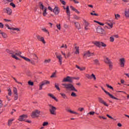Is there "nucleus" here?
Here are the masks:
<instances>
[{"label":"nucleus","mask_w":129,"mask_h":129,"mask_svg":"<svg viewBox=\"0 0 129 129\" xmlns=\"http://www.w3.org/2000/svg\"><path fill=\"white\" fill-rule=\"evenodd\" d=\"M25 118H28V115L23 114L20 116L18 120H19V121H25Z\"/></svg>","instance_id":"1a4fd4ad"},{"label":"nucleus","mask_w":129,"mask_h":129,"mask_svg":"<svg viewBox=\"0 0 129 129\" xmlns=\"http://www.w3.org/2000/svg\"><path fill=\"white\" fill-rule=\"evenodd\" d=\"M74 24L77 29H78V30H79V29H80V24H79L78 22H74Z\"/></svg>","instance_id":"a878e982"},{"label":"nucleus","mask_w":129,"mask_h":129,"mask_svg":"<svg viewBox=\"0 0 129 129\" xmlns=\"http://www.w3.org/2000/svg\"><path fill=\"white\" fill-rule=\"evenodd\" d=\"M37 38L38 40H39V41L42 42V43H43V44H45L46 43L45 42V39H44V37H42L40 36H37Z\"/></svg>","instance_id":"f3484780"},{"label":"nucleus","mask_w":129,"mask_h":129,"mask_svg":"<svg viewBox=\"0 0 129 129\" xmlns=\"http://www.w3.org/2000/svg\"><path fill=\"white\" fill-rule=\"evenodd\" d=\"M13 92L14 94H18V90L16 87L13 88Z\"/></svg>","instance_id":"7c9ffc66"},{"label":"nucleus","mask_w":129,"mask_h":129,"mask_svg":"<svg viewBox=\"0 0 129 129\" xmlns=\"http://www.w3.org/2000/svg\"><path fill=\"white\" fill-rule=\"evenodd\" d=\"M63 9L64 10H66V9L68 16H70V10H69V6L67 7V8H64Z\"/></svg>","instance_id":"393cba45"},{"label":"nucleus","mask_w":129,"mask_h":129,"mask_svg":"<svg viewBox=\"0 0 129 129\" xmlns=\"http://www.w3.org/2000/svg\"><path fill=\"white\" fill-rule=\"evenodd\" d=\"M50 61H51V60H50V59H46L44 61V63H45V64H47V63H50Z\"/></svg>","instance_id":"5fc2aeb1"},{"label":"nucleus","mask_w":129,"mask_h":129,"mask_svg":"<svg viewBox=\"0 0 129 129\" xmlns=\"http://www.w3.org/2000/svg\"><path fill=\"white\" fill-rule=\"evenodd\" d=\"M18 98H19L18 96V94H14V99L15 100H17Z\"/></svg>","instance_id":"a19ab883"},{"label":"nucleus","mask_w":129,"mask_h":129,"mask_svg":"<svg viewBox=\"0 0 129 129\" xmlns=\"http://www.w3.org/2000/svg\"><path fill=\"white\" fill-rule=\"evenodd\" d=\"M49 124V122H44L43 123V126H46V125H48Z\"/></svg>","instance_id":"de8ad7c7"},{"label":"nucleus","mask_w":129,"mask_h":129,"mask_svg":"<svg viewBox=\"0 0 129 129\" xmlns=\"http://www.w3.org/2000/svg\"><path fill=\"white\" fill-rule=\"evenodd\" d=\"M50 84V82L48 81H44V82H43L42 83V85H43L44 86V85H46V84Z\"/></svg>","instance_id":"c85d7f7f"},{"label":"nucleus","mask_w":129,"mask_h":129,"mask_svg":"<svg viewBox=\"0 0 129 129\" xmlns=\"http://www.w3.org/2000/svg\"><path fill=\"white\" fill-rule=\"evenodd\" d=\"M84 57L85 58H87V57H90V56H93V53H90L89 51L86 52L84 54Z\"/></svg>","instance_id":"4468645a"},{"label":"nucleus","mask_w":129,"mask_h":129,"mask_svg":"<svg viewBox=\"0 0 129 129\" xmlns=\"http://www.w3.org/2000/svg\"><path fill=\"white\" fill-rule=\"evenodd\" d=\"M76 51L75 54H79V47L75 46Z\"/></svg>","instance_id":"bb28decb"},{"label":"nucleus","mask_w":129,"mask_h":129,"mask_svg":"<svg viewBox=\"0 0 129 129\" xmlns=\"http://www.w3.org/2000/svg\"><path fill=\"white\" fill-rule=\"evenodd\" d=\"M60 95L62 96V97L64 98V99H67V98H68L67 97V96H66V94H65L64 93H60Z\"/></svg>","instance_id":"cd10ccee"},{"label":"nucleus","mask_w":129,"mask_h":129,"mask_svg":"<svg viewBox=\"0 0 129 129\" xmlns=\"http://www.w3.org/2000/svg\"><path fill=\"white\" fill-rule=\"evenodd\" d=\"M70 9H71V10H72L73 11H74V12L77 13V14H80L79 11H78V10H77V9L74 8V7H73V6H70Z\"/></svg>","instance_id":"b1692460"},{"label":"nucleus","mask_w":129,"mask_h":129,"mask_svg":"<svg viewBox=\"0 0 129 129\" xmlns=\"http://www.w3.org/2000/svg\"><path fill=\"white\" fill-rule=\"evenodd\" d=\"M76 68H77L78 69H79V70H80V71H81V67H79V66L76 64Z\"/></svg>","instance_id":"680f3d73"},{"label":"nucleus","mask_w":129,"mask_h":129,"mask_svg":"<svg viewBox=\"0 0 129 129\" xmlns=\"http://www.w3.org/2000/svg\"><path fill=\"white\" fill-rule=\"evenodd\" d=\"M56 27L58 29L61 30V25L60 24L59 25L57 24Z\"/></svg>","instance_id":"6e6d98bb"},{"label":"nucleus","mask_w":129,"mask_h":129,"mask_svg":"<svg viewBox=\"0 0 129 129\" xmlns=\"http://www.w3.org/2000/svg\"><path fill=\"white\" fill-rule=\"evenodd\" d=\"M7 52L8 53H9V54H11L12 57L13 58H14V59H16V60H19V57H18L17 56H18L19 57L22 56V55H21V54H22V52L18 50H16L15 51H13L12 50L7 49Z\"/></svg>","instance_id":"f257e3e1"},{"label":"nucleus","mask_w":129,"mask_h":129,"mask_svg":"<svg viewBox=\"0 0 129 129\" xmlns=\"http://www.w3.org/2000/svg\"><path fill=\"white\" fill-rule=\"evenodd\" d=\"M8 95L11 96V95H12V90L10 88H9L8 89Z\"/></svg>","instance_id":"4c0bfd02"},{"label":"nucleus","mask_w":129,"mask_h":129,"mask_svg":"<svg viewBox=\"0 0 129 129\" xmlns=\"http://www.w3.org/2000/svg\"><path fill=\"white\" fill-rule=\"evenodd\" d=\"M71 96H73V97H76V96H77V95H76V94L74 92H72Z\"/></svg>","instance_id":"79ce46f5"},{"label":"nucleus","mask_w":129,"mask_h":129,"mask_svg":"<svg viewBox=\"0 0 129 129\" xmlns=\"http://www.w3.org/2000/svg\"><path fill=\"white\" fill-rule=\"evenodd\" d=\"M42 30L43 31V32H45V33H47L48 34H49L48 30L46 29V28H42Z\"/></svg>","instance_id":"49530a36"},{"label":"nucleus","mask_w":129,"mask_h":129,"mask_svg":"<svg viewBox=\"0 0 129 129\" xmlns=\"http://www.w3.org/2000/svg\"><path fill=\"white\" fill-rule=\"evenodd\" d=\"M107 25L110 27V29H112V27H113V24L112 23H107Z\"/></svg>","instance_id":"37998d69"},{"label":"nucleus","mask_w":129,"mask_h":129,"mask_svg":"<svg viewBox=\"0 0 129 129\" xmlns=\"http://www.w3.org/2000/svg\"><path fill=\"white\" fill-rule=\"evenodd\" d=\"M60 2L62 4V5H63L64 6H65V5H66V2H65V1H64L63 0H60Z\"/></svg>","instance_id":"3c124183"},{"label":"nucleus","mask_w":129,"mask_h":129,"mask_svg":"<svg viewBox=\"0 0 129 129\" xmlns=\"http://www.w3.org/2000/svg\"><path fill=\"white\" fill-rule=\"evenodd\" d=\"M51 78H54L57 77V76L56 75V73H53L52 75L50 76Z\"/></svg>","instance_id":"58836bf2"},{"label":"nucleus","mask_w":129,"mask_h":129,"mask_svg":"<svg viewBox=\"0 0 129 129\" xmlns=\"http://www.w3.org/2000/svg\"><path fill=\"white\" fill-rule=\"evenodd\" d=\"M110 42H113V41H114V38H113V37H110Z\"/></svg>","instance_id":"0e129e2a"},{"label":"nucleus","mask_w":129,"mask_h":129,"mask_svg":"<svg viewBox=\"0 0 129 129\" xmlns=\"http://www.w3.org/2000/svg\"><path fill=\"white\" fill-rule=\"evenodd\" d=\"M119 62L121 67H124V63H125V59H124V58H120Z\"/></svg>","instance_id":"9b49d317"},{"label":"nucleus","mask_w":129,"mask_h":129,"mask_svg":"<svg viewBox=\"0 0 129 129\" xmlns=\"http://www.w3.org/2000/svg\"><path fill=\"white\" fill-rule=\"evenodd\" d=\"M63 82H70V83H72L73 82V80H72V77L68 76L67 78H64L63 80Z\"/></svg>","instance_id":"6e6552de"},{"label":"nucleus","mask_w":129,"mask_h":129,"mask_svg":"<svg viewBox=\"0 0 129 129\" xmlns=\"http://www.w3.org/2000/svg\"><path fill=\"white\" fill-rule=\"evenodd\" d=\"M67 45L66 44H62L60 48H65V49H67Z\"/></svg>","instance_id":"09e8293b"},{"label":"nucleus","mask_w":129,"mask_h":129,"mask_svg":"<svg viewBox=\"0 0 129 129\" xmlns=\"http://www.w3.org/2000/svg\"><path fill=\"white\" fill-rule=\"evenodd\" d=\"M78 110L82 112V111H83V110H84V108H79Z\"/></svg>","instance_id":"bf43d9fd"},{"label":"nucleus","mask_w":129,"mask_h":129,"mask_svg":"<svg viewBox=\"0 0 129 129\" xmlns=\"http://www.w3.org/2000/svg\"><path fill=\"white\" fill-rule=\"evenodd\" d=\"M43 11V16L44 17H46L47 15H48V13H47V7H44V10H42Z\"/></svg>","instance_id":"aec40b11"},{"label":"nucleus","mask_w":129,"mask_h":129,"mask_svg":"<svg viewBox=\"0 0 129 129\" xmlns=\"http://www.w3.org/2000/svg\"><path fill=\"white\" fill-rule=\"evenodd\" d=\"M98 100L100 103H102V104H104V105H105V106L108 107V104H106V102H105L104 101V100H103V99H102V98L99 97V98H98Z\"/></svg>","instance_id":"2eb2a0df"},{"label":"nucleus","mask_w":129,"mask_h":129,"mask_svg":"<svg viewBox=\"0 0 129 129\" xmlns=\"http://www.w3.org/2000/svg\"><path fill=\"white\" fill-rule=\"evenodd\" d=\"M119 18H120V15L115 14V19H116V20H118Z\"/></svg>","instance_id":"72a5a7b5"},{"label":"nucleus","mask_w":129,"mask_h":129,"mask_svg":"<svg viewBox=\"0 0 129 129\" xmlns=\"http://www.w3.org/2000/svg\"><path fill=\"white\" fill-rule=\"evenodd\" d=\"M74 19H75V20H80V17L77 16H75L74 17Z\"/></svg>","instance_id":"e2e57ef3"},{"label":"nucleus","mask_w":129,"mask_h":129,"mask_svg":"<svg viewBox=\"0 0 129 129\" xmlns=\"http://www.w3.org/2000/svg\"><path fill=\"white\" fill-rule=\"evenodd\" d=\"M93 61L96 65H99V61L98 59H94Z\"/></svg>","instance_id":"2f4dec72"},{"label":"nucleus","mask_w":129,"mask_h":129,"mask_svg":"<svg viewBox=\"0 0 129 129\" xmlns=\"http://www.w3.org/2000/svg\"><path fill=\"white\" fill-rule=\"evenodd\" d=\"M54 86L55 88H56L57 90H58V91H60V88H59V84H55Z\"/></svg>","instance_id":"c756f323"},{"label":"nucleus","mask_w":129,"mask_h":129,"mask_svg":"<svg viewBox=\"0 0 129 129\" xmlns=\"http://www.w3.org/2000/svg\"><path fill=\"white\" fill-rule=\"evenodd\" d=\"M14 120H15L14 118H13L12 119L8 120V126H11V125H12V124L13 123V121H14Z\"/></svg>","instance_id":"412c9836"},{"label":"nucleus","mask_w":129,"mask_h":129,"mask_svg":"<svg viewBox=\"0 0 129 129\" xmlns=\"http://www.w3.org/2000/svg\"><path fill=\"white\" fill-rule=\"evenodd\" d=\"M49 111L51 113V114H53L55 115L56 114V108H55V106H53V105L50 104L49 105Z\"/></svg>","instance_id":"20e7f679"},{"label":"nucleus","mask_w":129,"mask_h":129,"mask_svg":"<svg viewBox=\"0 0 129 129\" xmlns=\"http://www.w3.org/2000/svg\"><path fill=\"white\" fill-rule=\"evenodd\" d=\"M33 59H34V60H38V56H37V55H36V54H33Z\"/></svg>","instance_id":"8fccbe9b"},{"label":"nucleus","mask_w":129,"mask_h":129,"mask_svg":"<svg viewBox=\"0 0 129 129\" xmlns=\"http://www.w3.org/2000/svg\"><path fill=\"white\" fill-rule=\"evenodd\" d=\"M53 13L55 14V15H59V13H60V10H59V8L58 7H55L53 10Z\"/></svg>","instance_id":"dca6fc26"},{"label":"nucleus","mask_w":129,"mask_h":129,"mask_svg":"<svg viewBox=\"0 0 129 129\" xmlns=\"http://www.w3.org/2000/svg\"><path fill=\"white\" fill-rule=\"evenodd\" d=\"M6 27H7V28H8V29L9 30H13V31H17V32L20 31V29L19 28H14V27H10V25H9V24H6L5 25Z\"/></svg>","instance_id":"9d476101"},{"label":"nucleus","mask_w":129,"mask_h":129,"mask_svg":"<svg viewBox=\"0 0 129 129\" xmlns=\"http://www.w3.org/2000/svg\"><path fill=\"white\" fill-rule=\"evenodd\" d=\"M13 79L15 81V82H16L17 83H18L19 84H21V85L22 84V83L18 82L17 79H16V78H13Z\"/></svg>","instance_id":"4d7b16f0"},{"label":"nucleus","mask_w":129,"mask_h":129,"mask_svg":"<svg viewBox=\"0 0 129 129\" xmlns=\"http://www.w3.org/2000/svg\"><path fill=\"white\" fill-rule=\"evenodd\" d=\"M125 16L126 18H129V10L128 11H125Z\"/></svg>","instance_id":"473e14b6"},{"label":"nucleus","mask_w":129,"mask_h":129,"mask_svg":"<svg viewBox=\"0 0 129 129\" xmlns=\"http://www.w3.org/2000/svg\"><path fill=\"white\" fill-rule=\"evenodd\" d=\"M72 79H76L77 80H79L80 79V78L79 77H77V78H75V77H72Z\"/></svg>","instance_id":"338daca9"},{"label":"nucleus","mask_w":129,"mask_h":129,"mask_svg":"<svg viewBox=\"0 0 129 129\" xmlns=\"http://www.w3.org/2000/svg\"><path fill=\"white\" fill-rule=\"evenodd\" d=\"M55 55L56 56V58L58 59V62L60 63V65H62V55L57 54V53H55Z\"/></svg>","instance_id":"ddd939ff"},{"label":"nucleus","mask_w":129,"mask_h":129,"mask_svg":"<svg viewBox=\"0 0 129 129\" xmlns=\"http://www.w3.org/2000/svg\"><path fill=\"white\" fill-rule=\"evenodd\" d=\"M97 33H99V34H103V32H104V30L101 28L100 26H98L97 28Z\"/></svg>","instance_id":"f8f14e48"},{"label":"nucleus","mask_w":129,"mask_h":129,"mask_svg":"<svg viewBox=\"0 0 129 129\" xmlns=\"http://www.w3.org/2000/svg\"><path fill=\"white\" fill-rule=\"evenodd\" d=\"M94 45H96L97 47H99V48H100V47H105L106 46V44H104V43L102 42H99V41H95L94 42Z\"/></svg>","instance_id":"39448f33"},{"label":"nucleus","mask_w":129,"mask_h":129,"mask_svg":"<svg viewBox=\"0 0 129 129\" xmlns=\"http://www.w3.org/2000/svg\"><path fill=\"white\" fill-rule=\"evenodd\" d=\"M104 62L105 63H106L107 64H110L111 61L108 57H106L105 59H104Z\"/></svg>","instance_id":"4be33fe9"},{"label":"nucleus","mask_w":129,"mask_h":129,"mask_svg":"<svg viewBox=\"0 0 129 129\" xmlns=\"http://www.w3.org/2000/svg\"><path fill=\"white\" fill-rule=\"evenodd\" d=\"M85 23V26L86 27H89V23H88V22H87L86 21H84Z\"/></svg>","instance_id":"a18cd8bd"},{"label":"nucleus","mask_w":129,"mask_h":129,"mask_svg":"<svg viewBox=\"0 0 129 129\" xmlns=\"http://www.w3.org/2000/svg\"><path fill=\"white\" fill-rule=\"evenodd\" d=\"M4 13L6 14H7V15H9V16H11L12 14L13 13V11L11 8H6L4 9Z\"/></svg>","instance_id":"0eeeda50"},{"label":"nucleus","mask_w":129,"mask_h":129,"mask_svg":"<svg viewBox=\"0 0 129 129\" xmlns=\"http://www.w3.org/2000/svg\"><path fill=\"white\" fill-rule=\"evenodd\" d=\"M62 86H64V88L66 89H71L72 91H75L76 92H78L77 89H75V87L73 86V85L71 84H62Z\"/></svg>","instance_id":"f03ea898"},{"label":"nucleus","mask_w":129,"mask_h":129,"mask_svg":"<svg viewBox=\"0 0 129 129\" xmlns=\"http://www.w3.org/2000/svg\"><path fill=\"white\" fill-rule=\"evenodd\" d=\"M106 86L108 88H110V89H113V88L111 86H109L108 84H106Z\"/></svg>","instance_id":"603ef678"},{"label":"nucleus","mask_w":129,"mask_h":129,"mask_svg":"<svg viewBox=\"0 0 129 129\" xmlns=\"http://www.w3.org/2000/svg\"><path fill=\"white\" fill-rule=\"evenodd\" d=\"M109 68H112V62H111L110 63H108Z\"/></svg>","instance_id":"774afa93"},{"label":"nucleus","mask_w":129,"mask_h":129,"mask_svg":"<svg viewBox=\"0 0 129 129\" xmlns=\"http://www.w3.org/2000/svg\"><path fill=\"white\" fill-rule=\"evenodd\" d=\"M10 6H11V7H13V8H16V5H15V4H14L13 3H10Z\"/></svg>","instance_id":"864d4df0"},{"label":"nucleus","mask_w":129,"mask_h":129,"mask_svg":"<svg viewBox=\"0 0 129 129\" xmlns=\"http://www.w3.org/2000/svg\"><path fill=\"white\" fill-rule=\"evenodd\" d=\"M86 77H87V78H88V79L91 80V76H90V75L88 74H86Z\"/></svg>","instance_id":"ea45409f"},{"label":"nucleus","mask_w":129,"mask_h":129,"mask_svg":"<svg viewBox=\"0 0 129 129\" xmlns=\"http://www.w3.org/2000/svg\"><path fill=\"white\" fill-rule=\"evenodd\" d=\"M40 9H41L42 11H43L45 9V7H44V5H43V4L41 3L40 5Z\"/></svg>","instance_id":"e433bc0d"},{"label":"nucleus","mask_w":129,"mask_h":129,"mask_svg":"<svg viewBox=\"0 0 129 129\" xmlns=\"http://www.w3.org/2000/svg\"><path fill=\"white\" fill-rule=\"evenodd\" d=\"M92 78L94 79V80H96V77L93 74L91 75V79H92Z\"/></svg>","instance_id":"f704fd0d"},{"label":"nucleus","mask_w":129,"mask_h":129,"mask_svg":"<svg viewBox=\"0 0 129 129\" xmlns=\"http://www.w3.org/2000/svg\"><path fill=\"white\" fill-rule=\"evenodd\" d=\"M41 114V111L39 110H35L33 111L31 114V117L32 118H36V117H39Z\"/></svg>","instance_id":"7ed1b4c3"},{"label":"nucleus","mask_w":129,"mask_h":129,"mask_svg":"<svg viewBox=\"0 0 129 129\" xmlns=\"http://www.w3.org/2000/svg\"><path fill=\"white\" fill-rule=\"evenodd\" d=\"M101 89H102V90H103V91H104L105 93H106V94H107V95H109V97L112 98V99H116V100H118L119 99H118L116 97H115L114 96H113L112 95H111V94L109 93V92L106 91L104 88L103 87H101Z\"/></svg>","instance_id":"423d86ee"},{"label":"nucleus","mask_w":129,"mask_h":129,"mask_svg":"<svg viewBox=\"0 0 129 129\" xmlns=\"http://www.w3.org/2000/svg\"><path fill=\"white\" fill-rule=\"evenodd\" d=\"M66 110L67 111H68V112H70V113H73L74 114H78V113H77V112L73 111L71 110V109H68L67 108H66Z\"/></svg>","instance_id":"a211bd4d"},{"label":"nucleus","mask_w":129,"mask_h":129,"mask_svg":"<svg viewBox=\"0 0 129 129\" xmlns=\"http://www.w3.org/2000/svg\"><path fill=\"white\" fill-rule=\"evenodd\" d=\"M21 57L23 58V59H24V60H25V61H27V62H30L31 64H34V62H33V61H31V59H29L28 58H27L23 56H21Z\"/></svg>","instance_id":"6ab92c4d"},{"label":"nucleus","mask_w":129,"mask_h":129,"mask_svg":"<svg viewBox=\"0 0 129 129\" xmlns=\"http://www.w3.org/2000/svg\"><path fill=\"white\" fill-rule=\"evenodd\" d=\"M48 96H50V97H51L53 98V99H54V100H55V101H58V99H57V98L55 97V96H54V95H53L52 94H48Z\"/></svg>","instance_id":"5701e85b"},{"label":"nucleus","mask_w":129,"mask_h":129,"mask_svg":"<svg viewBox=\"0 0 129 129\" xmlns=\"http://www.w3.org/2000/svg\"><path fill=\"white\" fill-rule=\"evenodd\" d=\"M85 69H86L85 67H81V71H84V70H85Z\"/></svg>","instance_id":"13d9d810"},{"label":"nucleus","mask_w":129,"mask_h":129,"mask_svg":"<svg viewBox=\"0 0 129 129\" xmlns=\"http://www.w3.org/2000/svg\"><path fill=\"white\" fill-rule=\"evenodd\" d=\"M48 10L50 11V12H53V9H52V8L51 7H50V6H49L48 7Z\"/></svg>","instance_id":"69168bd1"},{"label":"nucleus","mask_w":129,"mask_h":129,"mask_svg":"<svg viewBox=\"0 0 129 129\" xmlns=\"http://www.w3.org/2000/svg\"><path fill=\"white\" fill-rule=\"evenodd\" d=\"M89 114H90V115H94V114H95V112H94V111H91V112H90L87 113L88 115Z\"/></svg>","instance_id":"c9c22d12"},{"label":"nucleus","mask_w":129,"mask_h":129,"mask_svg":"<svg viewBox=\"0 0 129 129\" xmlns=\"http://www.w3.org/2000/svg\"><path fill=\"white\" fill-rule=\"evenodd\" d=\"M29 85H30L31 86H33L34 85V83L33 82H31V81H29L28 82Z\"/></svg>","instance_id":"c03bdc74"},{"label":"nucleus","mask_w":129,"mask_h":129,"mask_svg":"<svg viewBox=\"0 0 129 129\" xmlns=\"http://www.w3.org/2000/svg\"><path fill=\"white\" fill-rule=\"evenodd\" d=\"M71 2H74L75 4H79V2L76 1V0H70Z\"/></svg>","instance_id":"052dcab7"}]
</instances>
